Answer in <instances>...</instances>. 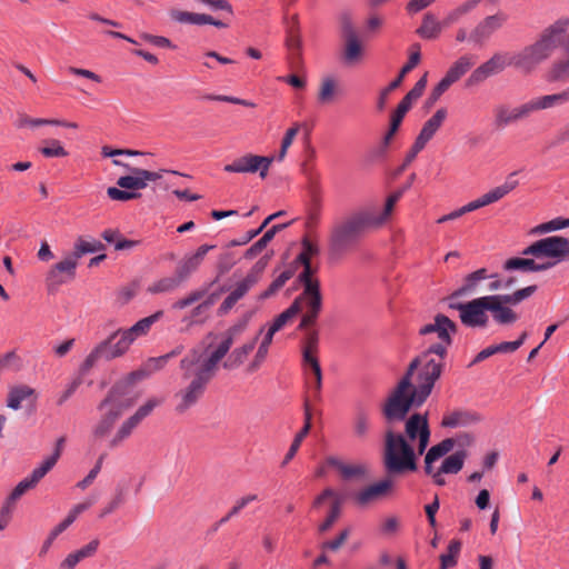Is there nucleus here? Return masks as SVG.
I'll return each instance as SVG.
<instances>
[{
    "label": "nucleus",
    "mask_w": 569,
    "mask_h": 569,
    "mask_svg": "<svg viewBox=\"0 0 569 569\" xmlns=\"http://www.w3.org/2000/svg\"><path fill=\"white\" fill-rule=\"evenodd\" d=\"M214 246L202 244L194 253L184 256L177 264L174 273L182 282H186L193 272L201 266L206 254L213 249Z\"/></svg>",
    "instance_id": "nucleus-20"
},
{
    "label": "nucleus",
    "mask_w": 569,
    "mask_h": 569,
    "mask_svg": "<svg viewBox=\"0 0 569 569\" xmlns=\"http://www.w3.org/2000/svg\"><path fill=\"white\" fill-rule=\"evenodd\" d=\"M516 172H512L507 177L505 182L498 187H495L490 191L481 196L485 206L495 203L506 197L509 192L515 190L518 186V181L515 179Z\"/></svg>",
    "instance_id": "nucleus-38"
},
{
    "label": "nucleus",
    "mask_w": 569,
    "mask_h": 569,
    "mask_svg": "<svg viewBox=\"0 0 569 569\" xmlns=\"http://www.w3.org/2000/svg\"><path fill=\"white\" fill-rule=\"evenodd\" d=\"M261 332L262 329H260L259 333L252 340L248 341L239 348H236L223 362V367L229 370L238 368L244 361L248 355L254 349Z\"/></svg>",
    "instance_id": "nucleus-41"
},
{
    "label": "nucleus",
    "mask_w": 569,
    "mask_h": 569,
    "mask_svg": "<svg viewBox=\"0 0 569 569\" xmlns=\"http://www.w3.org/2000/svg\"><path fill=\"white\" fill-rule=\"evenodd\" d=\"M30 400L34 403L37 400V392L33 388L27 385H17L9 388L7 395V407L12 410H19L23 401Z\"/></svg>",
    "instance_id": "nucleus-27"
},
{
    "label": "nucleus",
    "mask_w": 569,
    "mask_h": 569,
    "mask_svg": "<svg viewBox=\"0 0 569 569\" xmlns=\"http://www.w3.org/2000/svg\"><path fill=\"white\" fill-rule=\"evenodd\" d=\"M37 486V483L32 480V478L29 476L21 480L14 489L11 491L9 497L6 500V505L10 506L11 508H14V502L24 495L26 491L29 489H32Z\"/></svg>",
    "instance_id": "nucleus-57"
},
{
    "label": "nucleus",
    "mask_w": 569,
    "mask_h": 569,
    "mask_svg": "<svg viewBox=\"0 0 569 569\" xmlns=\"http://www.w3.org/2000/svg\"><path fill=\"white\" fill-rule=\"evenodd\" d=\"M210 317V311L199 302L188 316L183 317L182 322H186L188 327L193 325H202Z\"/></svg>",
    "instance_id": "nucleus-56"
},
{
    "label": "nucleus",
    "mask_w": 569,
    "mask_h": 569,
    "mask_svg": "<svg viewBox=\"0 0 569 569\" xmlns=\"http://www.w3.org/2000/svg\"><path fill=\"white\" fill-rule=\"evenodd\" d=\"M551 81L566 82L569 80V54L555 60L548 71Z\"/></svg>",
    "instance_id": "nucleus-46"
},
{
    "label": "nucleus",
    "mask_w": 569,
    "mask_h": 569,
    "mask_svg": "<svg viewBox=\"0 0 569 569\" xmlns=\"http://www.w3.org/2000/svg\"><path fill=\"white\" fill-rule=\"evenodd\" d=\"M556 266V262H543L538 263L535 259L530 258H510L508 259L505 264V270H522V271H530V272H539L545 271L548 269H551Z\"/></svg>",
    "instance_id": "nucleus-34"
},
{
    "label": "nucleus",
    "mask_w": 569,
    "mask_h": 569,
    "mask_svg": "<svg viewBox=\"0 0 569 569\" xmlns=\"http://www.w3.org/2000/svg\"><path fill=\"white\" fill-rule=\"evenodd\" d=\"M567 102H569V88L558 93L536 97L529 100L532 112L551 109Z\"/></svg>",
    "instance_id": "nucleus-30"
},
{
    "label": "nucleus",
    "mask_w": 569,
    "mask_h": 569,
    "mask_svg": "<svg viewBox=\"0 0 569 569\" xmlns=\"http://www.w3.org/2000/svg\"><path fill=\"white\" fill-rule=\"evenodd\" d=\"M523 256L537 259H555L556 264L569 259V239L560 236H551L539 239L522 250Z\"/></svg>",
    "instance_id": "nucleus-9"
},
{
    "label": "nucleus",
    "mask_w": 569,
    "mask_h": 569,
    "mask_svg": "<svg viewBox=\"0 0 569 569\" xmlns=\"http://www.w3.org/2000/svg\"><path fill=\"white\" fill-rule=\"evenodd\" d=\"M306 337L302 342V367L319 365V336L316 330H306Z\"/></svg>",
    "instance_id": "nucleus-33"
},
{
    "label": "nucleus",
    "mask_w": 569,
    "mask_h": 569,
    "mask_svg": "<svg viewBox=\"0 0 569 569\" xmlns=\"http://www.w3.org/2000/svg\"><path fill=\"white\" fill-rule=\"evenodd\" d=\"M449 307L459 312L460 321L469 328H486L489 323L487 296L468 302H450Z\"/></svg>",
    "instance_id": "nucleus-10"
},
{
    "label": "nucleus",
    "mask_w": 569,
    "mask_h": 569,
    "mask_svg": "<svg viewBox=\"0 0 569 569\" xmlns=\"http://www.w3.org/2000/svg\"><path fill=\"white\" fill-rule=\"evenodd\" d=\"M297 303V313H302L299 330H308L316 325L322 310V295L320 289L308 288L293 300Z\"/></svg>",
    "instance_id": "nucleus-11"
},
{
    "label": "nucleus",
    "mask_w": 569,
    "mask_h": 569,
    "mask_svg": "<svg viewBox=\"0 0 569 569\" xmlns=\"http://www.w3.org/2000/svg\"><path fill=\"white\" fill-rule=\"evenodd\" d=\"M315 270L311 264L303 267L302 272L299 274L298 279L301 282L303 290L308 288L320 289V282L318 278L313 277Z\"/></svg>",
    "instance_id": "nucleus-61"
},
{
    "label": "nucleus",
    "mask_w": 569,
    "mask_h": 569,
    "mask_svg": "<svg viewBox=\"0 0 569 569\" xmlns=\"http://www.w3.org/2000/svg\"><path fill=\"white\" fill-rule=\"evenodd\" d=\"M79 260L71 252L63 260L54 263L46 276V286L49 292L56 291L61 284L76 277Z\"/></svg>",
    "instance_id": "nucleus-15"
},
{
    "label": "nucleus",
    "mask_w": 569,
    "mask_h": 569,
    "mask_svg": "<svg viewBox=\"0 0 569 569\" xmlns=\"http://www.w3.org/2000/svg\"><path fill=\"white\" fill-rule=\"evenodd\" d=\"M302 368L305 372L306 387L308 389L305 400L308 398L310 403L311 401H321L322 370L320 363L316 365L313 362L312 366H306Z\"/></svg>",
    "instance_id": "nucleus-24"
},
{
    "label": "nucleus",
    "mask_w": 569,
    "mask_h": 569,
    "mask_svg": "<svg viewBox=\"0 0 569 569\" xmlns=\"http://www.w3.org/2000/svg\"><path fill=\"white\" fill-rule=\"evenodd\" d=\"M251 316V312H247L233 326H231L226 331L224 339L220 342L217 349L210 353L209 357L219 363L230 350L233 341L244 332Z\"/></svg>",
    "instance_id": "nucleus-17"
},
{
    "label": "nucleus",
    "mask_w": 569,
    "mask_h": 569,
    "mask_svg": "<svg viewBox=\"0 0 569 569\" xmlns=\"http://www.w3.org/2000/svg\"><path fill=\"white\" fill-rule=\"evenodd\" d=\"M112 163L114 166L124 168L129 172L128 174L122 176L117 180V186L130 191L147 188L149 182L161 179L162 173L166 172V170L149 171L141 168L131 167L129 163H124L117 159H114Z\"/></svg>",
    "instance_id": "nucleus-13"
},
{
    "label": "nucleus",
    "mask_w": 569,
    "mask_h": 569,
    "mask_svg": "<svg viewBox=\"0 0 569 569\" xmlns=\"http://www.w3.org/2000/svg\"><path fill=\"white\" fill-rule=\"evenodd\" d=\"M107 194L110 199L117 201H129L140 197V193L130 191L128 189L121 190L116 187H109L107 189Z\"/></svg>",
    "instance_id": "nucleus-63"
},
{
    "label": "nucleus",
    "mask_w": 569,
    "mask_h": 569,
    "mask_svg": "<svg viewBox=\"0 0 569 569\" xmlns=\"http://www.w3.org/2000/svg\"><path fill=\"white\" fill-rule=\"evenodd\" d=\"M467 455L465 451H457L452 453L451 456L445 458L442 461L440 468L441 471H445L446 473L456 475L458 473L462 467Z\"/></svg>",
    "instance_id": "nucleus-49"
},
{
    "label": "nucleus",
    "mask_w": 569,
    "mask_h": 569,
    "mask_svg": "<svg viewBox=\"0 0 569 569\" xmlns=\"http://www.w3.org/2000/svg\"><path fill=\"white\" fill-rule=\"evenodd\" d=\"M382 463L388 477L403 476L418 468L417 456L411 445L390 427L385 432Z\"/></svg>",
    "instance_id": "nucleus-6"
},
{
    "label": "nucleus",
    "mask_w": 569,
    "mask_h": 569,
    "mask_svg": "<svg viewBox=\"0 0 569 569\" xmlns=\"http://www.w3.org/2000/svg\"><path fill=\"white\" fill-rule=\"evenodd\" d=\"M132 341L123 330L112 333L107 340L100 343L106 347V360L122 356L131 346Z\"/></svg>",
    "instance_id": "nucleus-25"
},
{
    "label": "nucleus",
    "mask_w": 569,
    "mask_h": 569,
    "mask_svg": "<svg viewBox=\"0 0 569 569\" xmlns=\"http://www.w3.org/2000/svg\"><path fill=\"white\" fill-rule=\"evenodd\" d=\"M206 290H193L189 292L186 297L173 302L172 308L176 310H182L187 307L192 306L196 302H201L209 311L213 307L217 300V295L211 293L206 296Z\"/></svg>",
    "instance_id": "nucleus-32"
},
{
    "label": "nucleus",
    "mask_w": 569,
    "mask_h": 569,
    "mask_svg": "<svg viewBox=\"0 0 569 569\" xmlns=\"http://www.w3.org/2000/svg\"><path fill=\"white\" fill-rule=\"evenodd\" d=\"M427 86V73L420 78L415 87L402 98L397 109L391 114L390 127L382 140V149L386 150L397 133L406 113L410 110L412 102L420 98Z\"/></svg>",
    "instance_id": "nucleus-12"
},
{
    "label": "nucleus",
    "mask_w": 569,
    "mask_h": 569,
    "mask_svg": "<svg viewBox=\"0 0 569 569\" xmlns=\"http://www.w3.org/2000/svg\"><path fill=\"white\" fill-rule=\"evenodd\" d=\"M273 162V158L246 153L226 164L223 170L230 173H256L259 172L261 178H266L268 170Z\"/></svg>",
    "instance_id": "nucleus-14"
},
{
    "label": "nucleus",
    "mask_w": 569,
    "mask_h": 569,
    "mask_svg": "<svg viewBox=\"0 0 569 569\" xmlns=\"http://www.w3.org/2000/svg\"><path fill=\"white\" fill-rule=\"evenodd\" d=\"M402 191L391 193L383 206H366L337 220L329 233V249L333 257H342L353 249L368 230L380 229L391 218Z\"/></svg>",
    "instance_id": "nucleus-2"
},
{
    "label": "nucleus",
    "mask_w": 569,
    "mask_h": 569,
    "mask_svg": "<svg viewBox=\"0 0 569 569\" xmlns=\"http://www.w3.org/2000/svg\"><path fill=\"white\" fill-rule=\"evenodd\" d=\"M297 315V303H291V306L288 309H286L283 312L276 317L267 333L273 337L276 332L281 330Z\"/></svg>",
    "instance_id": "nucleus-52"
},
{
    "label": "nucleus",
    "mask_w": 569,
    "mask_h": 569,
    "mask_svg": "<svg viewBox=\"0 0 569 569\" xmlns=\"http://www.w3.org/2000/svg\"><path fill=\"white\" fill-rule=\"evenodd\" d=\"M447 118V109L440 108L436 111V113L425 122L421 131L419 134H421L427 140H431L435 133L439 130V128L442 126L443 121Z\"/></svg>",
    "instance_id": "nucleus-45"
},
{
    "label": "nucleus",
    "mask_w": 569,
    "mask_h": 569,
    "mask_svg": "<svg viewBox=\"0 0 569 569\" xmlns=\"http://www.w3.org/2000/svg\"><path fill=\"white\" fill-rule=\"evenodd\" d=\"M568 28L569 18L562 17L542 29L536 40L522 49L515 52H496L471 72L467 79V86H478L489 77L501 73L508 67H512L523 74L532 73L553 54L562 42Z\"/></svg>",
    "instance_id": "nucleus-1"
},
{
    "label": "nucleus",
    "mask_w": 569,
    "mask_h": 569,
    "mask_svg": "<svg viewBox=\"0 0 569 569\" xmlns=\"http://www.w3.org/2000/svg\"><path fill=\"white\" fill-rule=\"evenodd\" d=\"M104 249V244L98 240H86L79 238L76 243L72 253L79 260L86 253H92Z\"/></svg>",
    "instance_id": "nucleus-50"
},
{
    "label": "nucleus",
    "mask_w": 569,
    "mask_h": 569,
    "mask_svg": "<svg viewBox=\"0 0 569 569\" xmlns=\"http://www.w3.org/2000/svg\"><path fill=\"white\" fill-rule=\"evenodd\" d=\"M489 278L488 271L486 268H480L471 273H469L465 278L463 284L452 292L450 296V300L468 295H475L478 291V284L480 281Z\"/></svg>",
    "instance_id": "nucleus-35"
},
{
    "label": "nucleus",
    "mask_w": 569,
    "mask_h": 569,
    "mask_svg": "<svg viewBox=\"0 0 569 569\" xmlns=\"http://www.w3.org/2000/svg\"><path fill=\"white\" fill-rule=\"evenodd\" d=\"M183 282L174 273L173 276L163 277L153 281L148 288L147 292L151 295L170 293L177 290Z\"/></svg>",
    "instance_id": "nucleus-44"
},
{
    "label": "nucleus",
    "mask_w": 569,
    "mask_h": 569,
    "mask_svg": "<svg viewBox=\"0 0 569 569\" xmlns=\"http://www.w3.org/2000/svg\"><path fill=\"white\" fill-rule=\"evenodd\" d=\"M201 352L193 349L180 361L186 385L174 395L177 401L174 410L179 415L186 413L198 403L218 369V362L212 358L208 356L201 359Z\"/></svg>",
    "instance_id": "nucleus-4"
},
{
    "label": "nucleus",
    "mask_w": 569,
    "mask_h": 569,
    "mask_svg": "<svg viewBox=\"0 0 569 569\" xmlns=\"http://www.w3.org/2000/svg\"><path fill=\"white\" fill-rule=\"evenodd\" d=\"M272 339H273V337L270 336L269 333H266V336L263 337V339L258 348V351L254 356V359L249 366V370L251 372L256 371L260 367V365L264 361V359L268 355L269 347L272 342Z\"/></svg>",
    "instance_id": "nucleus-58"
},
{
    "label": "nucleus",
    "mask_w": 569,
    "mask_h": 569,
    "mask_svg": "<svg viewBox=\"0 0 569 569\" xmlns=\"http://www.w3.org/2000/svg\"><path fill=\"white\" fill-rule=\"evenodd\" d=\"M141 421L142 420L137 413H133L128 419H126L121 423L114 436L110 439L109 448L116 449L120 447L123 443V441L131 436L133 430L141 423Z\"/></svg>",
    "instance_id": "nucleus-39"
},
{
    "label": "nucleus",
    "mask_w": 569,
    "mask_h": 569,
    "mask_svg": "<svg viewBox=\"0 0 569 569\" xmlns=\"http://www.w3.org/2000/svg\"><path fill=\"white\" fill-rule=\"evenodd\" d=\"M461 550L460 540H451L448 546V552L440 556V569H448L457 565V559Z\"/></svg>",
    "instance_id": "nucleus-53"
},
{
    "label": "nucleus",
    "mask_w": 569,
    "mask_h": 569,
    "mask_svg": "<svg viewBox=\"0 0 569 569\" xmlns=\"http://www.w3.org/2000/svg\"><path fill=\"white\" fill-rule=\"evenodd\" d=\"M191 24H194V26L212 24L217 28H227L228 27V23H226L221 20H216L210 14L194 13V12H191Z\"/></svg>",
    "instance_id": "nucleus-62"
},
{
    "label": "nucleus",
    "mask_w": 569,
    "mask_h": 569,
    "mask_svg": "<svg viewBox=\"0 0 569 569\" xmlns=\"http://www.w3.org/2000/svg\"><path fill=\"white\" fill-rule=\"evenodd\" d=\"M569 227V218L557 217L531 229V234H545Z\"/></svg>",
    "instance_id": "nucleus-48"
},
{
    "label": "nucleus",
    "mask_w": 569,
    "mask_h": 569,
    "mask_svg": "<svg viewBox=\"0 0 569 569\" xmlns=\"http://www.w3.org/2000/svg\"><path fill=\"white\" fill-rule=\"evenodd\" d=\"M532 113L529 101L511 108L508 104L500 103L493 109V121L497 128H506L512 123L528 118Z\"/></svg>",
    "instance_id": "nucleus-16"
},
{
    "label": "nucleus",
    "mask_w": 569,
    "mask_h": 569,
    "mask_svg": "<svg viewBox=\"0 0 569 569\" xmlns=\"http://www.w3.org/2000/svg\"><path fill=\"white\" fill-rule=\"evenodd\" d=\"M362 44L353 30H349L346 34L343 60L347 63H355L362 56Z\"/></svg>",
    "instance_id": "nucleus-42"
},
{
    "label": "nucleus",
    "mask_w": 569,
    "mask_h": 569,
    "mask_svg": "<svg viewBox=\"0 0 569 569\" xmlns=\"http://www.w3.org/2000/svg\"><path fill=\"white\" fill-rule=\"evenodd\" d=\"M406 435L409 440L418 438V452L419 455H422L428 447L430 439V429L427 417L420 413L412 415L406 422Z\"/></svg>",
    "instance_id": "nucleus-18"
},
{
    "label": "nucleus",
    "mask_w": 569,
    "mask_h": 569,
    "mask_svg": "<svg viewBox=\"0 0 569 569\" xmlns=\"http://www.w3.org/2000/svg\"><path fill=\"white\" fill-rule=\"evenodd\" d=\"M162 315H163L162 311H157L156 313L139 320L132 327H130L129 329H126L123 331L128 335V337L133 342L137 338L146 336L149 332L151 326L154 322H157L162 317Z\"/></svg>",
    "instance_id": "nucleus-43"
},
{
    "label": "nucleus",
    "mask_w": 569,
    "mask_h": 569,
    "mask_svg": "<svg viewBox=\"0 0 569 569\" xmlns=\"http://www.w3.org/2000/svg\"><path fill=\"white\" fill-rule=\"evenodd\" d=\"M390 478L391 477L372 483L358 491L355 496L356 503L360 507H366L386 497L392 488Z\"/></svg>",
    "instance_id": "nucleus-22"
},
{
    "label": "nucleus",
    "mask_w": 569,
    "mask_h": 569,
    "mask_svg": "<svg viewBox=\"0 0 569 569\" xmlns=\"http://www.w3.org/2000/svg\"><path fill=\"white\" fill-rule=\"evenodd\" d=\"M106 347L100 346V343L84 359L81 371L83 373L88 372L96 363L97 361L104 359L106 360Z\"/></svg>",
    "instance_id": "nucleus-59"
},
{
    "label": "nucleus",
    "mask_w": 569,
    "mask_h": 569,
    "mask_svg": "<svg viewBox=\"0 0 569 569\" xmlns=\"http://www.w3.org/2000/svg\"><path fill=\"white\" fill-rule=\"evenodd\" d=\"M438 379L435 366L422 369L410 362L382 407L386 420L389 423L402 421L413 406L426 401Z\"/></svg>",
    "instance_id": "nucleus-3"
},
{
    "label": "nucleus",
    "mask_w": 569,
    "mask_h": 569,
    "mask_svg": "<svg viewBox=\"0 0 569 569\" xmlns=\"http://www.w3.org/2000/svg\"><path fill=\"white\" fill-rule=\"evenodd\" d=\"M292 277V271L290 270H286L283 272H281L277 279H274L270 286L264 290L262 291L259 296H258V300H266L272 296H274L283 286L284 283Z\"/></svg>",
    "instance_id": "nucleus-55"
},
{
    "label": "nucleus",
    "mask_w": 569,
    "mask_h": 569,
    "mask_svg": "<svg viewBox=\"0 0 569 569\" xmlns=\"http://www.w3.org/2000/svg\"><path fill=\"white\" fill-rule=\"evenodd\" d=\"M303 416H305V425H303L302 429L296 435V437H295L284 459H283V462H282L283 466L287 465L296 456L297 451L299 450V448L301 446V442L310 432V429L312 426L311 425L312 408H311V405H310L308 398L303 401Z\"/></svg>",
    "instance_id": "nucleus-28"
},
{
    "label": "nucleus",
    "mask_w": 569,
    "mask_h": 569,
    "mask_svg": "<svg viewBox=\"0 0 569 569\" xmlns=\"http://www.w3.org/2000/svg\"><path fill=\"white\" fill-rule=\"evenodd\" d=\"M536 291L537 286L532 284L508 295H489L487 296L488 312L491 313L492 319L497 325H512L519 319V316L511 307L530 298Z\"/></svg>",
    "instance_id": "nucleus-7"
},
{
    "label": "nucleus",
    "mask_w": 569,
    "mask_h": 569,
    "mask_svg": "<svg viewBox=\"0 0 569 569\" xmlns=\"http://www.w3.org/2000/svg\"><path fill=\"white\" fill-rule=\"evenodd\" d=\"M477 57L475 54L461 56L447 71L443 77L449 84H453L462 78L476 63Z\"/></svg>",
    "instance_id": "nucleus-37"
},
{
    "label": "nucleus",
    "mask_w": 569,
    "mask_h": 569,
    "mask_svg": "<svg viewBox=\"0 0 569 569\" xmlns=\"http://www.w3.org/2000/svg\"><path fill=\"white\" fill-rule=\"evenodd\" d=\"M328 465L335 467L343 478H352L365 473V469L361 466L347 465L335 457H330L327 460Z\"/></svg>",
    "instance_id": "nucleus-51"
},
{
    "label": "nucleus",
    "mask_w": 569,
    "mask_h": 569,
    "mask_svg": "<svg viewBox=\"0 0 569 569\" xmlns=\"http://www.w3.org/2000/svg\"><path fill=\"white\" fill-rule=\"evenodd\" d=\"M352 435L358 440H366L370 433L371 421L369 411L362 407L358 406L355 410L352 421H351Z\"/></svg>",
    "instance_id": "nucleus-31"
},
{
    "label": "nucleus",
    "mask_w": 569,
    "mask_h": 569,
    "mask_svg": "<svg viewBox=\"0 0 569 569\" xmlns=\"http://www.w3.org/2000/svg\"><path fill=\"white\" fill-rule=\"evenodd\" d=\"M340 94L341 89L339 81L332 76L322 77L317 96L318 102L320 104H330Z\"/></svg>",
    "instance_id": "nucleus-36"
},
{
    "label": "nucleus",
    "mask_w": 569,
    "mask_h": 569,
    "mask_svg": "<svg viewBox=\"0 0 569 569\" xmlns=\"http://www.w3.org/2000/svg\"><path fill=\"white\" fill-rule=\"evenodd\" d=\"M419 62H420V51H419V47L417 46V50L411 52L408 62L401 68L398 77L395 80H392L389 83V86L386 89H383L382 92L380 93V98L378 101L379 109L385 108L388 94L392 90H396L398 87H400L406 74L409 73L413 68H416L419 64Z\"/></svg>",
    "instance_id": "nucleus-26"
},
{
    "label": "nucleus",
    "mask_w": 569,
    "mask_h": 569,
    "mask_svg": "<svg viewBox=\"0 0 569 569\" xmlns=\"http://www.w3.org/2000/svg\"><path fill=\"white\" fill-rule=\"evenodd\" d=\"M254 279L249 277L242 278L236 282L229 295L224 298L220 307L218 308V315H227L244 296L256 286Z\"/></svg>",
    "instance_id": "nucleus-23"
},
{
    "label": "nucleus",
    "mask_w": 569,
    "mask_h": 569,
    "mask_svg": "<svg viewBox=\"0 0 569 569\" xmlns=\"http://www.w3.org/2000/svg\"><path fill=\"white\" fill-rule=\"evenodd\" d=\"M121 389V385L113 386L107 398L99 405V409L106 410V412L93 429V435L97 438L109 435L122 411L131 406V402H124L121 399L123 393Z\"/></svg>",
    "instance_id": "nucleus-8"
},
{
    "label": "nucleus",
    "mask_w": 569,
    "mask_h": 569,
    "mask_svg": "<svg viewBox=\"0 0 569 569\" xmlns=\"http://www.w3.org/2000/svg\"><path fill=\"white\" fill-rule=\"evenodd\" d=\"M44 146L39 149L40 153L46 158H62L68 156V151L57 139H47Z\"/></svg>",
    "instance_id": "nucleus-54"
},
{
    "label": "nucleus",
    "mask_w": 569,
    "mask_h": 569,
    "mask_svg": "<svg viewBox=\"0 0 569 569\" xmlns=\"http://www.w3.org/2000/svg\"><path fill=\"white\" fill-rule=\"evenodd\" d=\"M440 31H441V26L435 18V16L431 13H427L423 17L422 24L418 29L419 36L422 38H426V39L437 38L438 34L440 33Z\"/></svg>",
    "instance_id": "nucleus-47"
},
{
    "label": "nucleus",
    "mask_w": 569,
    "mask_h": 569,
    "mask_svg": "<svg viewBox=\"0 0 569 569\" xmlns=\"http://www.w3.org/2000/svg\"><path fill=\"white\" fill-rule=\"evenodd\" d=\"M330 499V510L325 521L319 526L321 533L328 531L333 523L338 520L341 513V506L343 503V497L332 490L331 488L325 489L315 500L313 506L319 507L325 500Z\"/></svg>",
    "instance_id": "nucleus-19"
},
{
    "label": "nucleus",
    "mask_w": 569,
    "mask_h": 569,
    "mask_svg": "<svg viewBox=\"0 0 569 569\" xmlns=\"http://www.w3.org/2000/svg\"><path fill=\"white\" fill-rule=\"evenodd\" d=\"M456 445V440L452 438H447L442 440L440 443L432 446L426 457H425V471L426 473H431V467L433 462L446 456L450 452Z\"/></svg>",
    "instance_id": "nucleus-40"
},
{
    "label": "nucleus",
    "mask_w": 569,
    "mask_h": 569,
    "mask_svg": "<svg viewBox=\"0 0 569 569\" xmlns=\"http://www.w3.org/2000/svg\"><path fill=\"white\" fill-rule=\"evenodd\" d=\"M287 46L291 51L299 50L300 48L297 16L292 17L291 24L288 28Z\"/></svg>",
    "instance_id": "nucleus-64"
},
{
    "label": "nucleus",
    "mask_w": 569,
    "mask_h": 569,
    "mask_svg": "<svg viewBox=\"0 0 569 569\" xmlns=\"http://www.w3.org/2000/svg\"><path fill=\"white\" fill-rule=\"evenodd\" d=\"M57 457H47L39 467H37L30 475L32 480L38 483L57 463Z\"/></svg>",
    "instance_id": "nucleus-60"
},
{
    "label": "nucleus",
    "mask_w": 569,
    "mask_h": 569,
    "mask_svg": "<svg viewBox=\"0 0 569 569\" xmlns=\"http://www.w3.org/2000/svg\"><path fill=\"white\" fill-rule=\"evenodd\" d=\"M506 21L507 16L502 12L486 17L472 30L470 33V40L477 44H483L495 31L505 24Z\"/></svg>",
    "instance_id": "nucleus-21"
},
{
    "label": "nucleus",
    "mask_w": 569,
    "mask_h": 569,
    "mask_svg": "<svg viewBox=\"0 0 569 569\" xmlns=\"http://www.w3.org/2000/svg\"><path fill=\"white\" fill-rule=\"evenodd\" d=\"M457 332V325L445 315H437L432 323L422 326L419 329V335L428 336L436 333L439 342L432 343L420 356L416 357L411 363L417 367L427 369L435 366L437 377L440 378L445 367V359L448 352V347L452 343L451 336Z\"/></svg>",
    "instance_id": "nucleus-5"
},
{
    "label": "nucleus",
    "mask_w": 569,
    "mask_h": 569,
    "mask_svg": "<svg viewBox=\"0 0 569 569\" xmlns=\"http://www.w3.org/2000/svg\"><path fill=\"white\" fill-rule=\"evenodd\" d=\"M480 420L481 418L477 412L459 409L447 412L442 418L441 425L448 428L468 427Z\"/></svg>",
    "instance_id": "nucleus-29"
}]
</instances>
